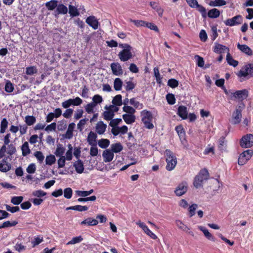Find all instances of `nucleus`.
I'll use <instances>...</instances> for the list:
<instances>
[{
    "instance_id": "1",
    "label": "nucleus",
    "mask_w": 253,
    "mask_h": 253,
    "mask_svg": "<svg viewBox=\"0 0 253 253\" xmlns=\"http://www.w3.org/2000/svg\"><path fill=\"white\" fill-rule=\"evenodd\" d=\"M210 175L208 169L206 168L200 170L197 175L195 177L193 185L196 188L203 187L204 181L207 180Z\"/></svg>"
},
{
    "instance_id": "2",
    "label": "nucleus",
    "mask_w": 253,
    "mask_h": 253,
    "mask_svg": "<svg viewBox=\"0 0 253 253\" xmlns=\"http://www.w3.org/2000/svg\"><path fill=\"white\" fill-rule=\"evenodd\" d=\"M165 154L167 162L166 169L169 171H171L174 169L177 164V159L173 153L169 149H166Z\"/></svg>"
},
{
    "instance_id": "3",
    "label": "nucleus",
    "mask_w": 253,
    "mask_h": 253,
    "mask_svg": "<svg viewBox=\"0 0 253 253\" xmlns=\"http://www.w3.org/2000/svg\"><path fill=\"white\" fill-rule=\"evenodd\" d=\"M239 78L248 80L253 77V63H247L236 74Z\"/></svg>"
},
{
    "instance_id": "4",
    "label": "nucleus",
    "mask_w": 253,
    "mask_h": 253,
    "mask_svg": "<svg viewBox=\"0 0 253 253\" xmlns=\"http://www.w3.org/2000/svg\"><path fill=\"white\" fill-rule=\"evenodd\" d=\"M126 45V48L123 49L118 54L119 59L123 62L127 61L132 57V54L131 51L132 47L130 45Z\"/></svg>"
},
{
    "instance_id": "5",
    "label": "nucleus",
    "mask_w": 253,
    "mask_h": 253,
    "mask_svg": "<svg viewBox=\"0 0 253 253\" xmlns=\"http://www.w3.org/2000/svg\"><path fill=\"white\" fill-rule=\"evenodd\" d=\"M240 145L244 148H250L253 146V134H247L244 135L240 140Z\"/></svg>"
},
{
    "instance_id": "6",
    "label": "nucleus",
    "mask_w": 253,
    "mask_h": 253,
    "mask_svg": "<svg viewBox=\"0 0 253 253\" xmlns=\"http://www.w3.org/2000/svg\"><path fill=\"white\" fill-rule=\"evenodd\" d=\"M253 155V151L252 150L248 149L244 151L239 156L238 164L241 166L245 165L252 158Z\"/></svg>"
},
{
    "instance_id": "7",
    "label": "nucleus",
    "mask_w": 253,
    "mask_h": 253,
    "mask_svg": "<svg viewBox=\"0 0 253 253\" xmlns=\"http://www.w3.org/2000/svg\"><path fill=\"white\" fill-rule=\"evenodd\" d=\"M83 103V100L79 97H77L75 99L70 98L62 103V106L65 109L68 108L71 105L79 106Z\"/></svg>"
},
{
    "instance_id": "8",
    "label": "nucleus",
    "mask_w": 253,
    "mask_h": 253,
    "mask_svg": "<svg viewBox=\"0 0 253 253\" xmlns=\"http://www.w3.org/2000/svg\"><path fill=\"white\" fill-rule=\"evenodd\" d=\"M188 190V183L186 181H182L175 188L174 193L177 196H181L186 193Z\"/></svg>"
},
{
    "instance_id": "9",
    "label": "nucleus",
    "mask_w": 253,
    "mask_h": 253,
    "mask_svg": "<svg viewBox=\"0 0 253 253\" xmlns=\"http://www.w3.org/2000/svg\"><path fill=\"white\" fill-rule=\"evenodd\" d=\"M243 17L240 15H236L232 18L226 20L224 23L229 26H233L239 25L243 22Z\"/></svg>"
},
{
    "instance_id": "10",
    "label": "nucleus",
    "mask_w": 253,
    "mask_h": 253,
    "mask_svg": "<svg viewBox=\"0 0 253 253\" xmlns=\"http://www.w3.org/2000/svg\"><path fill=\"white\" fill-rule=\"evenodd\" d=\"M136 223L141 228L144 232L151 238L154 240L157 238V236L149 229L148 227L144 222L138 221Z\"/></svg>"
},
{
    "instance_id": "11",
    "label": "nucleus",
    "mask_w": 253,
    "mask_h": 253,
    "mask_svg": "<svg viewBox=\"0 0 253 253\" xmlns=\"http://www.w3.org/2000/svg\"><path fill=\"white\" fill-rule=\"evenodd\" d=\"M249 96V91L246 89L237 90L233 94V96L235 99H238L241 101L246 99Z\"/></svg>"
},
{
    "instance_id": "12",
    "label": "nucleus",
    "mask_w": 253,
    "mask_h": 253,
    "mask_svg": "<svg viewBox=\"0 0 253 253\" xmlns=\"http://www.w3.org/2000/svg\"><path fill=\"white\" fill-rule=\"evenodd\" d=\"M213 51L215 53L221 54L225 53V52H227V53L229 52V48L225 45L216 42L215 43Z\"/></svg>"
},
{
    "instance_id": "13",
    "label": "nucleus",
    "mask_w": 253,
    "mask_h": 253,
    "mask_svg": "<svg viewBox=\"0 0 253 253\" xmlns=\"http://www.w3.org/2000/svg\"><path fill=\"white\" fill-rule=\"evenodd\" d=\"M86 23L91 27L94 30H96L99 25V22L97 18L94 16H90L86 19Z\"/></svg>"
},
{
    "instance_id": "14",
    "label": "nucleus",
    "mask_w": 253,
    "mask_h": 253,
    "mask_svg": "<svg viewBox=\"0 0 253 253\" xmlns=\"http://www.w3.org/2000/svg\"><path fill=\"white\" fill-rule=\"evenodd\" d=\"M177 114L183 120L188 118V111L187 107L183 105H180L178 107Z\"/></svg>"
},
{
    "instance_id": "15",
    "label": "nucleus",
    "mask_w": 253,
    "mask_h": 253,
    "mask_svg": "<svg viewBox=\"0 0 253 253\" xmlns=\"http://www.w3.org/2000/svg\"><path fill=\"white\" fill-rule=\"evenodd\" d=\"M114 153L110 149L104 150L102 153L103 160L105 163L110 162L114 158Z\"/></svg>"
},
{
    "instance_id": "16",
    "label": "nucleus",
    "mask_w": 253,
    "mask_h": 253,
    "mask_svg": "<svg viewBox=\"0 0 253 253\" xmlns=\"http://www.w3.org/2000/svg\"><path fill=\"white\" fill-rule=\"evenodd\" d=\"M111 68L114 75L120 76L123 73L121 66L118 63H113L111 64Z\"/></svg>"
},
{
    "instance_id": "17",
    "label": "nucleus",
    "mask_w": 253,
    "mask_h": 253,
    "mask_svg": "<svg viewBox=\"0 0 253 253\" xmlns=\"http://www.w3.org/2000/svg\"><path fill=\"white\" fill-rule=\"evenodd\" d=\"M97 135L95 132L92 131H90L87 138V141L88 143L91 146L97 145Z\"/></svg>"
},
{
    "instance_id": "18",
    "label": "nucleus",
    "mask_w": 253,
    "mask_h": 253,
    "mask_svg": "<svg viewBox=\"0 0 253 253\" xmlns=\"http://www.w3.org/2000/svg\"><path fill=\"white\" fill-rule=\"evenodd\" d=\"M242 114L239 112L234 111L232 115L231 123L233 125H237L240 123L242 119Z\"/></svg>"
},
{
    "instance_id": "19",
    "label": "nucleus",
    "mask_w": 253,
    "mask_h": 253,
    "mask_svg": "<svg viewBox=\"0 0 253 253\" xmlns=\"http://www.w3.org/2000/svg\"><path fill=\"white\" fill-rule=\"evenodd\" d=\"M141 116H142V121H152L153 115L152 113L147 110H144L141 112Z\"/></svg>"
},
{
    "instance_id": "20",
    "label": "nucleus",
    "mask_w": 253,
    "mask_h": 253,
    "mask_svg": "<svg viewBox=\"0 0 253 253\" xmlns=\"http://www.w3.org/2000/svg\"><path fill=\"white\" fill-rule=\"evenodd\" d=\"M122 117L125 123L128 125L132 124L135 122L136 117L134 115L125 114Z\"/></svg>"
},
{
    "instance_id": "21",
    "label": "nucleus",
    "mask_w": 253,
    "mask_h": 253,
    "mask_svg": "<svg viewBox=\"0 0 253 253\" xmlns=\"http://www.w3.org/2000/svg\"><path fill=\"white\" fill-rule=\"evenodd\" d=\"M237 47L243 52L246 53L248 55L252 56L253 54V52L250 47L246 44H238Z\"/></svg>"
},
{
    "instance_id": "22",
    "label": "nucleus",
    "mask_w": 253,
    "mask_h": 253,
    "mask_svg": "<svg viewBox=\"0 0 253 253\" xmlns=\"http://www.w3.org/2000/svg\"><path fill=\"white\" fill-rule=\"evenodd\" d=\"M76 172L78 173H82L84 170V166L83 162L81 160H78L74 163Z\"/></svg>"
},
{
    "instance_id": "23",
    "label": "nucleus",
    "mask_w": 253,
    "mask_h": 253,
    "mask_svg": "<svg viewBox=\"0 0 253 253\" xmlns=\"http://www.w3.org/2000/svg\"><path fill=\"white\" fill-rule=\"evenodd\" d=\"M107 126L102 121H99L96 126V131L99 134H102L106 130Z\"/></svg>"
},
{
    "instance_id": "24",
    "label": "nucleus",
    "mask_w": 253,
    "mask_h": 253,
    "mask_svg": "<svg viewBox=\"0 0 253 253\" xmlns=\"http://www.w3.org/2000/svg\"><path fill=\"white\" fill-rule=\"evenodd\" d=\"M98 223V221L97 220L91 217H88L82 221L81 224L87 225L88 226H94L96 225Z\"/></svg>"
},
{
    "instance_id": "25",
    "label": "nucleus",
    "mask_w": 253,
    "mask_h": 253,
    "mask_svg": "<svg viewBox=\"0 0 253 253\" xmlns=\"http://www.w3.org/2000/svg\"><path fill=\"white\" fill-rule=\"evenodd\" d=\"M199 229L203 232L204 235L208 239L214 242L215 241V237L209 232L208 230L205 227L200 226Z\"/></svg>"
},
{
    "instance_id": "26",
    "label": "nucleus",
    "mask_w": 253,
    "mask_h": 253,
    "mask_svg": "<svg viewBox=\"0 0 253 253\" xmlns=\"http://www.w3.org/2000/svg\"><path fill=\"white\" fill-rule=\"evenodd\" d=\"M150 5L157 12L159 16L162 17L163 16L164 10L159 6L158 3L154 1H151L150 2Z\"/></svg>"
},
{
    "instance_id": "27",
    "label": "nucleus",
    "mask_w": 253,
    "mask_h": 253,
    "mask_svg": "<svg viewBox=\"0 0 253 253\" xmlns=\"http://www.w3.org/2000/svg\"><path fill=\"white\" fill-rule=\"evenodd\" d=\"M226 60L230 65L234 67H236L238 65V61L234 59L231 56V55L230 54L229 52L227 53L226 55Z\"/></svg>"
},
{
    "instance_id": "28",
    "label": "nucleus",
    "mask_w": 253,
    "mask_h": 253,
    "mask_svg": "<svg viewBox=\"0 0 253 253\" xmlns=\"http://www.w3.org/2000/svg\"><path fill=\"white\" fill-rule=\"evenodd\" d=\"M111 151L113 153H117L120 152L123 149L122 145L120 143L112 144L111 146Z\"/></svg>"
},
{
    "instance_id": "29",
    "label": "nucleus",
    "mask_w": 253,
    "mask_h": 253,
    "mask_svg": "<svg viewBox=\"0 0 253 253\" xmlns=\"http://www.w3.org/2000/svg\"><path fill=\"white\" fill-rule=\"evenodd\" d=\"M22 154L23 156H26L31 153L28 142L25 141L21 146Z\"/></svg>"
},
{
    "instance_id": "30",
    "label": "nucleus",
    "mask_w": 253,
    "mask_h": 253,
    "mask_svg": "<svg viewBox=\"0 0 253 253\" xmlns=\"http://www.w3.org/2000/svg\"><path fill=\"white\" fill-rule=\"evenodd\" d=\"M65 148L63 146L62 144H59L57 145L56 151L54 153L57 157L63 156V155L65 153Z\"/></svg>"
},
{
    "instance_id": "31",
    "label": "nucleus",
    "mask_w": 253,
    "mask_h": 253,
    "mask_svg": "<svg viewBox=\"0 0 253 253\" xmlns=\"http://www.w3.org/2000/svg\"><path fill=\"white\" fill-rule=\"evenodd\" d=\"M220 12L219 10L216 8H213L208 13V16L211 18H216L219 16Z\"/></svg>"
},
{
    "instance_id": "32",
    "label": "nucleus",
    "mask_w": 253,
    "mask_h": 253,
    "mask_svg": "<svg viewBox=\"0 0 253 253\" xmlns=\"http://www.w3.org/2000/svg\"><path fill=\"white\" fill-rule=\"evenodd\" d=\"M93 192V189H90L89 191H75V194L77 196L86 197Z\"/></svg>"
},
{
    "instance_id": "33",
    "label": "nucleus",
    "mask_w": 253,
    "mask_h": 253,
    "mask_svg": "<svg viewBox=\"0 0 253 253\" xmlns=\"http://www.w3.org/2000/svg\"><path fill=\"white\" fill-rule=\"evenodd\" d=\"M58 1L56 0H51L45 3V6L49 10H53L57 7Z\"/></svg>"
},
{
    "instance_id": "34",
    "label": "nucleus",
    "mask_w": 253,
    "mask_h": 253,
    "mask_svg": "<svg viewBox=\"0 0 253 253\" xmlns=\"http://www.w3.org/2000/svg\"><path fill=\"white\" fill-rule=\"evenodd\" d=\"M107 109V111L103 113L104 119L107 121H111L114 116V111L110 110L109 108Z\"/></svg>"
},
{
    "instance_id": "35",
    "label": "nucleus",
    "mask_w": 253,
    "mask_h": 253,
    "mask_svg": "<svg viewBox=\"0 0 253 253\" xmlns=\"http://www.w3.org/2000/svg\"><path fill=\"white\" fill-rule=\"evenodd\" d=\"M122 96L121 94L116 95L113 99L112 103L117 106H120L123 104Z\"/></svg>"
},
{
    "instance_id": "36",
    "label": "nucleus",
    "mask_w": 253,
    "mask_h": 253,
    "mask_svg": "<svg viewBox=\"0 0 253 253\" xmlns=\"http://www.w3.org/2000/svg\"><path fill=\"white\" fill-rule=\"evenodd\" d=\"M36 121V118L33 116L28 115L25 117V122L27 126H31L34 125Z\"/></svg>"
},
{
    "instance_id": "37",
    "label": "nucleus",
    "mask_w": 253,
    "mask_h": 253,
    "mask_svg": "<svg viewBox=\"0 0 253 253\" xmlns=\"http://www.w3.org/2000/svg\"><path fill=\"white\" fill-rule=\"evenodd\" d=\"M226 4V1L224 0H214L211 1L209 5L211 6H221Z\"/></svg>"
},
{
    "instance_id": "38",
    "label": "nucleus",
    "mask_w": 253,
    "mask_h": 253,
    "mask_svg": "<svg viewBox=\"0 0 253 253\" xmlns=\"http://www.w3.org/2000/svg\"><path fill=\"white\" fill-rule=\"evenodd\" d=\"M8 121L6 118H3L0 123V133H3L5 132V130L8 126Z\"/></svg>"
},
{
    "instance_id": "39",
    "label": "nucleus",
    "mask_w": 253,
    "mask_h": 253,
    "mask_svg": "<svg viewBox=\"0 0 253 253\" xmlns=\"http://www.w3.org/2000/svg\"><path fill=\"white\" fill-rule=\"evenodd\" d=\"M123 82L120 78H116L114 82V88L115 90H120L122 89Z\"/></svg>"
},
{
    "instance_id": "40",
    "label": "nucleus",
    "mask_w": 253,
    "mask_h": 253,
    "mask_svg": "<svg viewBox=\"0 0 253 253\" xmlns=\"http://www.w3.org/2000/svg\"><path fill=\"white\" fill-rule=\"evenodd\" d=\"M98 144L101 148H106L110 144V141L107 139L102 138L98 141Z\"/></svg>"
},
{
    "instance_id": "41",
    "label": "nucleus",
    "mask_w": 253,
    "mask_h": 253,
    "mask_svg": "<svg viewBox=\"0 0 253 253\" xmlns=\"http://www.w3.org/2000/svg\"><path fill=\"white\" fill-rule=\"evenodd\" d=\"M11 168L10 164L0 163V171L2 172L8 171Z\"/></svg>"
},
{
    "instance_id": "42",
    "label": "nucleus",
    "mask_w": 253,
    "mask_h": 253,
    "mask_svg": "<svg viewBox=\"0 0 253 253\" xmlns=\"http://www.w3.org/2000/svg\"><path fill=\"white\" fill-rule=\"evenodd\" d=\"M198 208V205L196 204H193L189 206L188 208V215L190 217H192L195 214V211Z\"/></svg>"
},
{
    "instance_id": "43",
    "label": "nucleus",
    "mask_w": 253,
    "mask_h": 253,
    "mask_svg": "<svg viewBox=\"0 0 253 253\" xmlns=\"http://www.w3.org/2000/svg\"><path fill=\"white\" fill-rule=\"evenodd\" d=\"M129 103L131 105H133L135 108L142 109L143 105L142 103H140L139 102L136 100L135 98H132L129 100Z\"/></svg>"
},
{
    "instance_id": "44",
    "label": "nucleus",
    "mask_w": 253,
    "mask_h": 253,
    "mask_svg": "<svg viewBox=\"0 0 253 253\" xmlns=\"http://www.w3.org/2000/svg\"><path fill=\"white\" fill-rule=\"evenodd\" d=\"M34 156L37 158L39 163L43 162L44 156L41 151H36L34 153Z\"/></svg>"
},
{
    "instance_id": "45",
    "label": "nucleus",
    "mask_w": 253,
    "mask_h": 253,
    "mask_svg": "<svg viewBox=\"0 0 253 253\" xmlns=\"http://www.w3.org/2000/svg\"><path fill=\"white\" fill-rule=\"evenodd\" d=\"M123 110L124 112H126V114L134 115L136 112L135 109L130 106H124Z\"/></svg>"
},
{
    "instance_id": "46",
    "label": "nucleus",
    "mask_w": 253,
    "mask_h": 253,
    "mask_svg": "<svg viewBox=\"0 0 253 253\" xmlns=\"http://www.w3.org/2000/svg\"><path fill=\"white\" fill-rule=\"evenodd\" d=\"M5 91L7 93H11L14 90L13 84L10 81H7L5 85Z\"/></svg>"
},
{
    "instance_id": "47",
    "label": "nucleus",
    "mask_w": 253,
    "mask_h": 253,
    "mask_svg": "<svg viewBox=\"0 0 253 253\" xmlns=\"http://www.w3.org/2000/svg\"><path fill=\"white\" fill-rule=\"evenodd\" d=\"M56 11L58 14H66L67 13V7L63 4H59L57 5Z\"/></svg>"
},
{
    "instance_id": "48",
    "label": "nucleus",
    "mask_w": 253,
    "mask_h": 253,
    "mask_svg": "<svg viewBox=\"0 0 253 253\" xmlns=\"http://www.w3.org/2000/svg\"><path fill=\"white\" fill-rule=\"evenodd\" d=\"M166 99L168 104L169 105H173L175 103V98L174 95L172 93H168L166 95Z\"/></svg>"
},
{
    "instance_id": "49",
    "label": "nucleus",
    "mask_w": 253,
    "mask_h": 253,
    "mask_svg": "<svg viewBox=\"0 0 253 253\" xmlns=\"http://www.w3.org/2000/svg\"><path fill=\"white\" fill-rule=\"evenodd\" d=\"M154 72L157 83L158 84H161L162 82V78L161 77L160 74L158 67H156L154 68Z\"/></svg>"
},
{
    "instance_id": "50",
    "label": "nucleus",
    "mask_w": 253,
    "mask_h": 253,
    "mask_svg": "<svg viewBox=\"0 0 253 253\" xmlns=\"http://www.w3.org/2000/svg\"><path fill=\"white\" fill-rule=\"evenodd\" d=\"M23 200L22 196H14L11 198V202L14 205H18L22 202Z\"/></svg>"
},
{
    "instance_id": "51",
    "label": "nucleus",
    "mask_w": 253,
    "mask_h": 253,
    "mask_svg": "<svg viewBox=\"0 0 253 253\" xmlns=\"http://www.w3.org/2000/svg\"><path fill=\"white\" fill-rule=\"evenodd\" d=\"M56 161L55 157L53 155H50L46 156L45 159V163L48 165H52Z\"/></svg>"
},
{
    "instance_id": "52",
    "label": "nucleus",
    "mask_w": 253,
    "mask_h": 253,
    "mask_svg": "<svg viewBox=\"0 0 253 253\" xmlns=\"http://www.w3.org/2000/svg\"><path fill=\"white\" fill-rule=\"evenodd\" d=\"M63 193L64 196L65 198L69 199L72 198L73 190L71 188L68 187L64 189Z\"/></svg>"
},
{
    "instance_id": "53",
    "label": "nucleus",
    "mask_w": 253,
    "mask_h": 253,
    "mask_svg": "<svg viewBox=\"0 0 253 253\" xmlns=\"http://www.w3.org/2000/svg\"><path fill=\"white\" fill-rule=\"evenodd\" d=\"M69 13L72 16H76L79 15V12L78 9L74 6L69 5Z\"/></svg>"
},
{
    "instance_id": "54",
    "label": "nucleus",
    "mask_w": 253,
    "mask_h": 253,
    "mask_svg": "<svg viewBox=\"0 0 253 253\" xmlns=\"http://www.w3.org/2000/svg\"><path fill=\"white\" fill-rule=\"evenodd\" d=\"M83 240V238L81 236L75 237L72 239L67 243V245H72L80 243Z\"/></svg>"
},
{
    "instance_id": "55",
    "label": "nucleus",
    "mask_w": 253,
    "mask_h": 253,
    "mask_svg": "<svg viewBox=\"0 0 253 253\" xmlns=\"http://www.w3.org/2000/svg\"><path fill=\"white\" fill-rule=\"evenodd\" d=\"M92 101L93 102L92 103L96 106L97 104L101 103L103 101V99L102 96L100 95L96 94L93 96Z\"/></svg>"
},
{
    "instance_id": "56",
    "label": "nucleus",
    "mask_w": 253,
    "mask_h": 253,
    "mask_svg": "<svg viewBox=\"0 0 253 253\" xmlns=\"http://www.w3.org/2000/svg\"><path fill=\"white\" fill-rule=\"evenodd\" d=\"M168 85L172 88H175L178 85V81L174 79H170L168 81Z\"/></svg>"
},
{
    "instance_id": "57",
    "label": "nucleus",
    "mask_w": 253,
    "mask_h": 253,
    "mask_svg": "<svg viewBox=\"0 0 253 253\" xmlns=\"http://www.w3.org/2000/svg\"><path fill=\"white\" fill-rule=\"evenodd\" d=\"M43 241V238L40 237V236H37L34 238V239L32 241L31 243L32 244V247H35V246L39 245Z\"/></svg>"
},
{
    "instance_id": "58",
    "label": "nucleus",
    "mask_w": 253,
    "mask_h": 253,
    "mask_svg": "<svg viewBox=\"0 0 253 253\" xmlns=\"http://www.w3.org/2000/svg\"><path fill=\"white\" fill-rule=\"evenodd\" d=\"M225 138L224 137H220L218 140V148L222 151L225 148Z\"/></svg>"
},
{
    "instance_id": "59",
    "label": "nucleus",
    "mask_w": 253,
    "mask_h": 253,
    "mask_svg": "<svg viewBox=\"0 0 253 253\" xmlns=\"http://www.w3.org/2000/svg\"><path fill=\"white\" fill-rule=\"evenodd\" d=\"M46 195V193L42 190H35L32 193L33 196L38 198L43 197Z\"/></svg>"
},
{
    "instance_id": "60",
    "label": "nucleus",
    "mask_w": 253,
    "mask_h": 253,
    "mask_svg": "<svg viewBox=\"0 0 253 253\" xmlns=\"http://www.w3.org/2000/svg\"><path fill=\"white\" fill-rule=\"evenodd\" d=\"M37 72V70L35 66H30L26 68V74L28 75H32Z\"/></svg>"
},
{
    "instance_id": "61",
    "label": "nucleus",
    "mask_w": 253,
    "mask_h": 253,
    "mask_svg": "<svg viewBox=\"0 0 253 253\" xmlns=\"http://www.w3.org/2000/svg\"><path fill=\"white\" fill-rule=\"evenodd\" d=\"M7 145V154L11 156L13 155L16 151V149L14 145L12 144H8Z\"/></svg>"
},
{
    "instance_id": "62",
    "label": "nucleus",
    "mask_w": 253,
    "mask_h": 253,
    "mask_svg": "<svg viewBox=\"0 0 253 253\" xmlns=\"http://www.w3.org/2000/svg\"><path fill=\"white\" fill-rule=\"evenodd\" d=\"M126 84L125 88L126 91L131 90L135 88V84L131 81L126 82Z\"/></svg>"
},
{
    "instance_id": "63",
    "label": "nucleus",
    "mask_w": 253,
    "mask_h": 253,
    "mask_svg": "<svg viewBox=\"0 0 253 253\" xmlns=\"http://www.w3.org/2000/svg\"><path fill=\"white\" fill-rule=\"evenodd\" d=\"M175 223L178 227L183 231H186V229H189L187 226L185 225L181 220H176Z\"/></svg>"
},
{
    "instance_id": "64",
    "label": "nucleus",
    "mask_w": 253,
    "mask_h": 253,
    "mask_svg": "<svg viewBox=\"0 0 253 253\" xmlns=\"http://www.w3.org/2000/svg\"><path fill=\"white\" fill-rule=\"evenodd\" d=\"M95 106H96L92 103H88L86 105L85 107V111L88 114L92 113L93 112V108Z\"/></svg>"
}]
</instances>
